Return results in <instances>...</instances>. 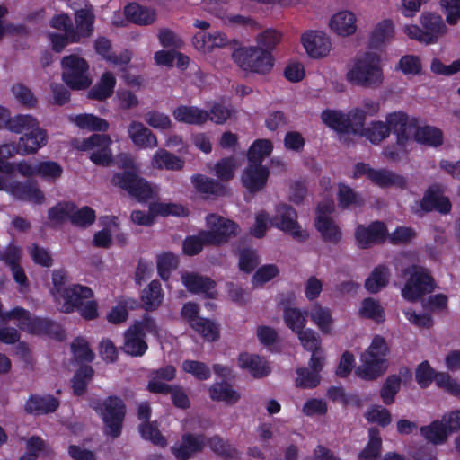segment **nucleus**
<instances>
[{"label": "nucleus", "mask_w": 460, "mask_h": 460, "mask_svg": "<svg viewBox=\"0 0 460 460\" xmlns=\"http://www.w3.org/2000/svg\"><path fill=\"white\" fill-rule=\"evenodd\" d=\"M116 82V77L111 72H104L97 84L89 91L88 97L98 101L108 99L114 92Z\"/></svg>", "instance_id": "ea45409f"}, {"label": "nucleus", "mask_w": 460, "mask_h": 460, "mask_svg": "<svg viewBox=\"0 0 460 460\" xmlns=\"http://www.w3.org/2000/svg\"><path fill=\"white\" fill-rule=\"evenodd\" d=\"M10 131L22 133L19 139L20 155L35 154L46 146L48 142L47 131L40 126L37 119L31 115H17L11 122Z\"/></svg>", "instance_id": "7ed1b4c3"}, {"label": "nucleus", "mask_w": 460, "mask_h": 460, "mask_svg": "<svg viewBox=\"0 0 460 460\" xmlns=\"http://www.w3.org/2000/svg\"><path fill=\"white\" fill-rule=\"evenodd\" d=\"M400 119L402 120V124L405 127H410L409 138L411 143L413 141L429 146H438L443 143V134L440 129L431 126H420L416 119L408 116L402 111H396Z\"/></svg>", "instance_id": "dca6fc26"}, {"label": "nucleus", "mask_w": 460, "mask_h": 460, "mask_svg": "<svg viewBox=\"0 0 460 460\" xmlns=\"http://www.w3.org/2000/svg\"><path fill=\"white\" fill-rule=\"evenodd\" d=\"M70 211V221L72 224L86 227L95 221V211L89 207L77 208L73 204V209Z\"/></svg>", "instance_id": "680f3d73"}, {"label": "nucleus", "mask_w": 460, "mask_h": 460, "mask_svg": "<svg viewBox=\"0 0 460 460\" xmlns=\"http://www.w3.org/2000/svg\"><path fill=\"white\" fill-rule=\"evenodd\" d=\"M232 58L242 70L260 75L270 73L274 65L271 53L255 46L234 49Z\"/></svg>", "instance_id": "423d86ee"}, {"label": "nucleus", "mask_w": 460, "mask_h": 460, "mask_svg": "<svg viewBox=\"0 0 460 460\" xmlns=\"http://www.w3.org/2000/svg\"><path fill=\"white\" fill-rule=\"evenodd\" d=\"M71 350L74 358L78 362H91L94 358V353L84 338H75L71 344Z\"/></svg>", "instance_id": "338daca9"}, {"label": "nucleus", "mask_w": 460, "mask_h": 460, "mask_svg": "<svg viewBox=\"0 0 460 460\" xmlns=\"http://www.w3.org/2000/svg\"><path fill=\"white\" fill-rule=\"evenodd\" d=\"M391 132H393V127L388 122L386 115L385 121H371L364 130L361 131L360 136L365 137L374 145H379L390 136Z\"/></svg>", "instance_id": "4c0bfd02"}, {"label": "nucleus", "mask_w": 460, "mask_h": 460, "mask_svg": "<svg viewBox=\"0 0 460 460\" xmlns=\"http://www.w3.org/2000/svg\"><path fill=\"white\" fill-rule=\"evenodd\" d=\"M127 132L133 145L139 149L158 146L157 137L140 121H131L128 126Z\"/></svg>", "instance_id": "bb28decb"}, {"label": "nucleus", "mask_w": 460, "mask_h": 460, "mask_svg": "<svg viewBox=\"0 0 460 460\" xmlns=\"http://www.w3.org/2000/svg\"><path fill=\"white\" fill-rule=\"evenodd\" d=\"M389 270L387 267L379 265L376 267L365 281L366 289L372 294L379 292L386 287L389 281Z\"/></svg>", "instance_id": "de8ad7c7"}, {"label": "nucleus", "mask_w": 460, "mask_h": 460, "mask_svg": "<svg viewBox=\"0 0 460 460\" xmlns=\"http://www.w3.org/2000/svg\"><path fill=\"white\" fill-rule=\"evenodd\" d=\"M184 164L183 159L163 148L156 150L150 160V166L154 170L180 171Z\"/></svg>", "instance_id": "473e14b6"}, {"label": "nucleus", "mask_w": 460, "mask_h": 460, "mask_svg": "<svg viewBox=\"0 0 460 460\" xmlns=\"http://www.w3.org/2000/svg\"><path fill=\"white\" fill-rule=\"evenodd\" d=\"M333 210L334 203L332 200L326 199L321 202L317 208L315 226L324 241L335 243L341 241L342 234L340 227L329 217Z\"/></svg>", "instance_id": "f3484780"}, {"label": "nucleus", "mask_w": 460, "mask_h": 460, "mask_svg": "<svg viewBox=\"0 0 460 460\" xmlns=\"http://www.w3.org/2000/svg\"><path fill=\"white\" fill-rule=\"evenodd\" d=\"M15 154H20L19 144H4L0 146V178L12 176L13 173V164L7 160Z\"/></svg>", "instance_id": "603ef678"}, {"label": "nucleus", "mask_w": 460, "mask_h": 460, "mask_svg": "<svg viewBox=\"0 0 460 460\" xmlns=\"http://www.w3.org/2000/svg\"><path fill=\"white\" fill-rule=\"evenodd\" d=\"M150 211L155 215V217L188 215V210L182 205L171 202H154L150 204Z\"/></svg>", "instance_id": "13d9d810"}, {"label": "nucleus", "mask_w": 460, "mask_h": 460, "mask_svg": "<svg viewBox=\"0 0 460 460\" xmlns=\"http://www.w3.org/2000/svg\"><path fill=\"white\" fill-rule=\"evenodd\" d=\"M62 77L64 82L74 90L87 88L92 80L87 62L77 56L71 55L62 59Z\"/></svg>", "instance_id": "4468645a"}, {"label": "nucleus", "mask_w": 460, "mask_h": 460, "mask_svg": "<svg viewBox=\"0 0 460 460\" xmlns=\"http://www.w3.org/2000/svg\"><path fill=\"white\" fill-rule=\"evenodd\" d=\"M358 315L376 323H383L385 320L383 305L378 300L372 297H367L361 301L358 307Z\"/></svg>", "instance_id": "c03bdc74"}, {"label": "nucleus", "mask_w": 460, "mask_h": 460, "mask_svg": "<svg viewBox=\"0 0 460 460\" xmlns=\"http://www.w3.org/2000/svg\"><path fill=\"white\" fill-rule=\"evenodd\" d=\"M231 41L227 35L220 31H198L191 40L194 49L203 55L210 54L217 49H224Z\"/></svg>", "instance_id": "aec40b11"}, {"label": "nucleus", "mask_w": 460, "mask_h": 460, "mask_svg": "<svg viewBox=\"0 0 460 460\" xmlns=\"http://www.w3.org/2000/svg\"><path fill=\"white\" fill-rule=\"evenodd\" d=\"M0 190L10 194L13 199L35 205L45 202V194L35 181L21 182L13 176L0 178Z\"/></svg>", "instance_id": "9d476101"}, {"label": "nucleus", "mask_w": 460, "mask_h": 460, "mask_svg": "<svg viewBox=\"0 0 460 460\" xmlns=\"http://www.w3.org/2000/svg\"><path fill=\"white\" fill-rule=\"evenodd\" d=\"M388 350L385 340L379 335H376L369 347L360 357L361 365L355 369L357 376L372 380L384 374L387 368L385 357Z\"/></svg>", "instance_id": "20e7f679"}, {"label": "nucleus", "mask_w": 460, "mask_h": 460, "mask_svg": "<svg viewBox=\"0 0 460 460\" xmlns=\"http://www.w3.org/2000/svg\"><path fill=\"white\" fill-rule=\"evenodd\" d=\"M270 223L299 242H304L309 237L307 231L303 229L297 221L296 211L289 205H278Z\"/></svg>", "instance_id": "2eb2a0df"}, {"label": "nucleus", "mask_w": 460, "mask_h": 460, "mask_svg": "<svg viewBox=\"0 0 460 460\" xmlns=\"http://www.w3.org/2000/svg\"><path fill=\"white\" fill-rule=\"evenodd\" d=\"M345 80L354 87L378 89L385 83L381 58L372 51L357 54L347 65Z\"/></svg>", "instance_id": "f257e3e1"}, {"label": "nucleus", "mask_w": 460, "mask_h": 460, "mask_svg": "<svg viewBox=\"0 0 460 460\" xmlns=\"http://www.w3.org/2000/svg\"><path fill=\"white\" fill-rule=\"evenodd\" d=\"M387 234L384 223L376 221L368 226H358L355 231L357 244L360 248H367L372 244L383 241Z\"/></svg>", "instance_id": "c85d7f7f"}, {"label": "nucleus", "mask_w": 460, "mask_h": 460, "mask_svg": "<svg viewBox=\"0 0 460 460\" xmlns=\"http://www.w3.org/2000/svg\"><path fill=\"white\" fill-rule=\"evenodd\" d=\"M112 139L108 135L94 134L75 142V147L89 154V159L97 165L109 166L113 161Z\"/></svg>", "instance_id": "1a4fd4ad"}, {"label": "nucleus", "mask_w": 460, "mask_h": 460, "mask_svg": "<svg viewBox=\"0 0 460 460\" xmlns=\"http://www.w3.org/2000/svg\"><path fill=\"white\" fill-rule=\"evenodd\" d=\"M395 34V26L392 19L385 18L376 23L369 33L370 47L378 49L390 42Z\"/></svg>", "instance_id": "7c9ffc66"}, {"label": "nucleus", "mask_w": 460, "mask_h": 460, "mask_svg": "<svg viewBox=\"0 0 460 460\" xmlns=\"http://www.w3.org/2000/svg\"><path fill=\"white\" fill-rule=\"evenodd\" d=\"M206 445L207 439L204 436L185 434L181 442L172 447V451L178 460H188L200 452Z\"/></svg>", "instance_id": "cd10ccee"}, {"label": "nucleus", "mask_w": 460, "mask_h": 460, "mask_svg": "<svg viewBox=\"0 0 460 460\" xmlns=\"http://www.w3.org/2000/svg\"><path fill=\"white\" fill-rule=\"evenodd\" d=\"M387 120L393 127V133L396 137V142L387 146L382 151L383 156L391 162L400 161L411 149V143L409 138L410 127H405L396 111L387 114Z\"/></svg>", "instance_id": "f8f14e48"}, {"label": "nucleus", "mask_w": 460, "mask_h": 460, "mask_svg": "<svg viewBox=\"0 0 460 460\" xmlns=\"http://www.w3.org/2000/svg\"><path fill=\"white\" fill-rule=\"evenodd\" d=\"M161 284L153 280L142 292V301L148 310L157 308L163 301Z\"/></svg>", "instance_id": "6e6d98bb"}, {"label": "nucleus", "mask_w": 460, "mask_h": 460, "mask_svg": "<svg viewBox=\"0 0 460 460\" xmlns=\"http://www.w3.org/2000/svg\"><path fill=\"white\" fill-rule=\"evenodd\" d=\"M95 15L92 6H86L75 12V29H69L67 37L71 42H78L82 38H88L93 32Z\"/></svg>", "instance_id": "b1692460"}, {"label": "nucleus", "mask_w": 460, "mask_h": 460, "mask_svg": "<svg viewBox=\"0 0 460 460\" xmlns=\"http://www.w3.org/2000/svg\"><path fill=\"white\" fill-rule=\"evenodd\" d=\"M364 417L367 422L376 423L383 428L388 426L392 422L391 412L381 405H371L364 413Z\"/></svg>", "instance_id": "bf43d9fd"}, {"label": "nucleus", "mask_w": 460, "mask_h": 460, "mask_svg": "<svg viewBox=\"0 0 460 460\" xmlns=\"http://www.w3.org/2000/svg\"><path fill=\"white\" fill-rule=\"evenodd\" d=\"M420 208L425 211L437 210L447 214L451 209V203L443 194V190L438 185L431 186L427 190L420 201Z\"/></svg>", "instance_id": "c756f323"}, {"label": "nucleus", "mask_w": 460, "mask_h": 460, "mask_svg": "<svg viewBox=\"0 0 460 460\" xmlns=\"http://www.w3.org/2000/svg\"><path fill=\"white\" fill-rule=\"evenodd\" d=\"M209 394L212 400L223 401L229 404L235 403L240 399V394L225 383L214 384L209 388Z\"/></svg>", "instance_id": "3c124183"}, {"label": "nucleus", "mask_w": 460, "mask_h": 460, "mask_svg": "<svg viewBox=\"0 0 460 460\" xmlns=\"http://www.w3.org/2000/svg\"><path fill=\"white\" fill-rule=\"evenodd\" d=\"M191 328L208 341H217L219 337L218 326L207 318L202 317L197 323H193Z\"/></svg>", "instance_id": "0e129e2a"}, {"label": "nucleus", "mask_w": 460, "mask_h": 460, "mask_svg": "<svg viewBox=\"0 0 460 460\" xmlns=\"http://www.w3.org/2000/svg\"><path fill=\"white\" fill-rule=\"evenodd\" d=\"M362 175H366L372 182L380 187L392 185L402 187L405 184L404 179L400 175L386 170H375L369 164L359 163L355 166L353 177L358 178Z\"/></svg>", "instance_id": "4be33fe9"}, {"label": "nucleus", "mask_w": 460, "mask_h": 460, "mask_svg": "<svg viewBox=\"0 0 460 460\" xmlns=\"http://www.w3.org/2000/svg\"><path fill=\"white\" fill-rule=\"evenodd\" d=\"M301 43L305 53L312 58L320 59L329 56L332 49L331 37L323 31H307L301 35Z\"/></svg>", "instance_id": "a211bd4d"}, {"label": "nucleus", "mask_w": 460, "mask_h": 460, "mask_svg": "<svg viewBox=\"0 0 460 460\" xmlns=\"http://www.w3.org/2000/svg\"><path fill=\"white\" fill-rule=\"evenodd\" d=\"M62 173V166L55 161L37 162V176L47 181L55 182L61 177Z\"/></svg>", "instance_id": "4d7b16f0"}, {"label": "nucleus", "mask_w": 460, "mask_h": 460, "mask_svg": "<svg viewBox=\"0 0 460 460\" xmlns=\"http://www.w3.org/2000/svg\"><path fill=\"white\" fill-rule=\"evenodd\" d=\"M405 274L410 276L402 289V296L406 300L417 301L425 294L434 290V280L426 269L420 266H412L405 271Z\"/></svg>", "instance_id": "ddd939ff"}, {"label": "nucleus", "mask_w": 460, "mask_h": 460, "mask_svg": "<svg viewBox=\"0 0 460 460\" xmlns=\"http://www.w3.org/2000/svg\"><path fill=\"white\" fill-rule=\"evenodd\" d=\"M325 359L315 356L310 357L307 367H300L296 369L295 385L301 389H314L321 383V371L323 368Z\"/></svg>", "instance_id": "412c9836"}, {"label": "nucleus", "mask_w": 460, "mask_h": 460, "mask_svg": "<svg viewBox=\"0 0 460 460\" xmlns=\"http://www.w3.org/2000/svg\"><path fill=\"white\" fill-rule=\"evenodd\" d=\"M240 166L241 163L236 157L229 156L217 161L213 167V171L218 180L228 181L234 177Z\"/></svg>", "instance_id": "a18cd8bd"}, {"label": "nucleus", "mask_w": 460, "mask_h": 460, "mask_svg": "<svg viewBox=\"0 0 460 460\" xmlns=\"http://www.w3.org/2000/svg\"><path fill=\"white\" fill-rule=\"evenodd\" d=\"M91 406L102 417L106 434L112 438L119 437L126 414L123 401L117 396H110L102 402H93Z\"/></svg>", "instance_id": "6e6552de"}, {"label": "nucleus", "mask_w": 460, "mask_h": 460, "mask_svg": "<svg viewBox=\"0 0 460 460\" xmlns=\"http://www.w3.org/2000/svg\"><path fill=\"white\" fill-rule=\"evenodd\" d=\"M146 123L158 130H171L173 128V122L170 116L164 112L152 110L144 116Z\"/></svg>", "instance_id": "052dcab7"}, {"label": "nucleus", "mask_w": 460, "mask_h": 460, "mask_svg": "<svg viewBox=\"0 0 460 460\" xmlns=\"http://www.w3.org/2000/svg\"><path fill=\"white\" fill-rule=\"evenodd\" d=\"M270 175L268 167L261 164H250L243 170L241 181L243 186L251 192L262 190Z\"/></svg>", "instance_id": "393cba45"}, {"label": "nucleus", "mask_w": 460, "mask_h": 460, "mask_svg": "<svg viewBox=\"0 0 460 460\" xmlns=\"http://www.w3.org/2000/svg\"><path fill=\"white\" fill-rule=\"evenodd\" d=\"M283 320L290 330L298 333L305 328L306 312H303L296 307H286L283 313Z\"/></svg>", "instance_id": "5fc2aeb1"}, {"label": "nucleus", "mask_w": 460, "mask_h": 460, "mask_svg": "<svg viewBox=\"0 0 460 460\" xmlns=\"http://www.w3.org/2000/svg\"><path fill=\"white\" fill-rule=\"evenodd\" d=\"M237 362L242 369L246 370L256 378L265 376L270 372L267 361L254 354L242 353L238 357Z\"/></svg>", "instance_id": "c9c22d12"}, {"label": "nucleus", "mask_w": 460, "mask_h": 460, "mask_svg": "<svg viewBox=\"0 0 460 460\" xmlns=\"http://www.w3.org/2000/svg\"><path fill=\"white\" fill-rule=\"evenodd\" d=\"M68 120L83 130L104 132L109 128L105 119L90 113L70 115Z\"/></svg>", "instance_id": "a19ab883"}, {"label": "nucleus", "mask_w": 460, "mask_h": 460, "mask_svg": "<svg viewBox=\"0 0 460 460\" xmlns=\"http://www.w3.org/2000/svg\"><path fill=\"white\" fill-rule=\"evenodd\" d=\"M207 9L222 20L227 26L256 27L257 23L249 16L241 14H228L226 3L223 0H203Z\"/></svg>", "instance_id": "5701e85b"}, {"label": "nucleus", "mask_w": 460, "mask_h": 460, "mask_svg": "<svg viewBox=\"0 0 460 460\" xmlns=\"http://www.w3.org/2000/svg\"><path fill=\"white\" fill-rule=\"evenodd\" d=\"M181 282L191 293L202 294L207 297L215 298L217 296L216 283L209 278L194 272H183Z\"/></svg>", "instance_id": "a878e982"}, {"label": "nucleus", "mask_w": 460, "mask_h": 460, "mask_svg": "<svg viewBox=\"0 0 460 460\" xmlns=\"http://www.w3.org/2000/svg\"><path fill=\"white\" fill-rule=\"evenodd\" d=\"M172 116L178 122L201 125L208 120V111L196 106L180 105L172 111Z\"/></svg>", "instance_id": "f704fd0d"}, {"label": "nucleus", "mask_w": 460, "mask_h": 460, "mask_svg": "<svg viewBox=\"0 0 460 460\" xmlns=\"http://www.w3.org/2000/svg\"><path fill=\"white\" fill-rule=\"evenodd\" d=\"M400 387L401 377L399 376L393 375L388 376L380 390V397L383 402L386 405L392 404Z\"/></svg>", "instance_id": "69168bd1"}, {"label": "nucleus", "mask_w": 460, "mask_h": 460, "mask_svg": "<svg viewBox=\"0 0 460 460\" xmlns=\"http://www.w3.org/2000/svg\"><path fill=\"white\" fill-rule=\"evenodd\" d=\"M321 119L326 126L338 132H349V119L340 111H323Z\"/></svg>", "instance_id": "09e8293b"}, {"label": "nucleus", "mask_w": 460, "mask_h": 460, "mask_svg": "<svg viewBox=\"0 0 460 460\" xmlns=\"http://www.w3.org/2000/svg\"><path fill=\"white\" fill-rule=\"evenodd\" d=\"M382 438L376 428L368 430V441L359 452L358 460H382Z\"/></svg>", "instance_id": "37998d69"}, {"label": "nucleus", "mask_w": 460, "mask_h": 460, "mask_svg": "<svg viewBox=\"0 0 460 460\" xmlns=\"http://www.w3.org/2000/svg\"><path fill=\"white\" fill-rule=\"evenodd\" d=\"M58 405V401L52 395H32L25 403V411L29 413L46 414L56 411Z\"/></svg>", "instance_id": "79ce46f5"}, {"label": "nucleus", "mask_w": 460, "mask_h": 460, "mask_svg": "<svg viewBox=\"0 0 460 460\" xmlns=\"http://www.w3.org/2000/svg\"><path fill=\"white\" fill-rule=\"evenodd\" d=\"M191 183L195 190L202 194L217 195L224 191L223 186L217 181L203 174H194L191 177Z\"/></svg>", "instance_id": "864d4df0"}, {"label": "nucleus", "mask_w": 460, "mask_h": 460, "mask_svg": "<svg viewBox=\"0 0 460 460\" xmlns=\"http://www.w3.org/2000/svg\"><path fill=\"white\" fill-rule=\"evenodd\" d=\"M309 317L323 335L333 334L335 319L329 307L315 304L309 311Z\"/></svg>", "instance_id": "2f4dec72"}, {"label": "nucleus", "mask_w": 460, "mask_h": 460, "mask_svg": "<svg viewBox=\"0 0 460 460\" xmlns=\"http://www.w3.org/2000/svg\"><path fill=\"white\" fill-rule=\"evenodd\" d=\"M273 150V144L269 139H258L250 146L247 157L250 164H261L270 156Z\"/></svg>", "instance_id": "8fccbe9b"}, {"label": "nucleus", "mask_w": 460, "mask_h": 460, "mask_svg": "<svg viewBox=\"0 0 460 460\" xmlns=\"http://www.w3.org/2000/svg\"><path fill=\"white\" fill-rule=\"evenodd\" d=\"M296 335L300 344L305 350L311 353V357L315 356L321 359H325L321 337L314 330L305 328Z\"/></svg>", "instance_id": "58836bf2"}, {"label": "nucleus", "mask_w": 460, "mask_h": 460, "mask_svg": "<svg viewBox=\"0 0 460 460\" xmlns=\"http://www.w3.org/2000/svg\"><path fill=\"white\" fill-rule=\"evenodd\" d=\"M67 274L63 270H54L52 273V288L50 293L57 307L63 313L75 311L83 303L93 297V289L81 284L66 286Z\"/></svg>", "instance_id": "f03ea898"}, {"label": "nucleus", "mask_w": 460, "mask_h": 460, "mask_svg": "<svg viewBox=\"0 0 460 460\" xmlns=\"http://www.w3.org/2000/svg\"><path fill=\"white\" fill-rule=\"evenodd\" d=\"M420 435L425 440L433 445H442L447 442L449 435L439 420H434L429 425L420 429Z\"/></svg>", "instance_id": "49530a36"}, {"label": "nucleus", "mask_w": 460, "mask_h": 460, "mask_svg": "<svg viewBox=\"0 0 460 460\" xmlns=\"http://www.w3.org/2000/svg\"><path fill=\"white\" fill-rule=\"evenodd\" d=\"M281 34L273 29H268L256 36V46L270 52L280 41Z\"/></svg>", "instance_id": "774afa93"}, {"label": "nucleus", "mask_w": 460, "mask_h": 460, "mask_svg": "<svg viewBox=\"0 0 460 460\" xmlns=\"http://www.w3.org/2000/svg\"><path fill=\"white\" fill-rule=\"evenodd\" d=\"M93 369L90 366L81 367L72 379V387L75 395H82L86 389L88 383L92 380Z\"/></svg>", "instance_id": "e2e57ef3"}, {"label": "nucleus", "mask_w": 460, "mask_h": 460, "mask_svg": "<svg viewBox=\"0 0 460 460\" xmlns=\"http://www.w3.org/2000/svg\"><path fill=\"white\" fill-rule=\"evenodd\" d=\"M147 343L145 338L133 325L129 327L124 334V344L122 350L132 357H141L147 350Z\"/></svg>", "instance_id": "e433bc0d"}, {"label": "nucleus", "mask_w": 460, "mask_h": 460, "mask_svg": "<svg viewBox=\"0 0 460 460\" xmlns=\"http://www.w3.org/2000/svg\"><path fill=\"white\" fill-rule=\"evenodd\" d=\"M328 28L338 37H352L357 33L358 29L357 15L351 10H339L329 18Z\"/></svg>", "instance_id": "6ab92c4d"}, {"label": "nucleus", "mask_w": 460, "mask_h": 460, "mask_svg": "<svg viewBox=\"0 0 460 460\" xmlns=\"http://www.w3.org/2000/svg\"><path fill=\"white\" fill-rule=\"evenodd\" d=\"M208 231L201 232V237L208 244L218 245L226 243L240 232L239 226L231 219L210 214L206 217Z\"/></svg>", "instance_id": "9b49d317"}, {"label": "nucleus", "mask_w": 460, "mask_h": 460, "mask_svg": "<svg viewBox=\"0 0 460 460\" xmlns=\"http://www.w3.org/2000/svg\"><path fill=\"white\" fill-rule=\"evenodd\" d=\"M111 184L126 190L138 200L146 201L158 195L159 189L138 175V171L115 172L111 177Z\"/></svg>", "instance_id": "0eeeda50"}, {"label": "nucleus", "mask_w": 460, "mask_h": 460, "mask_svg": "<svg viewBox=\"0 0 460 460\" xmlns=\"http://www.w3.org/2000/svg\"><path fill=\"white\" fill-rule=\"evenodd\" d=\"M420 26L406 24L403 33L410 39L425 45L436 44L447 33V26L442 17L433 12H424L419 18Z\"/></svg>", "instance_id": "39448f33"}, {"label": "nucleus", "mask_w": 460, "mask_h": 460, "mask_svg": "<svg viewBox=\"0 0 460 460\" xmlns=\"http://www.w3.org/2000/svg\"><path fill=\"white\" fill-rule=\"evenodd\" d=\"M124 13L127 20L140 26L153 24L157 19L155 9L137 3H130L125 6Z\"/></svg>", "instance_id": "72a5a7b5"}]
</instances>
